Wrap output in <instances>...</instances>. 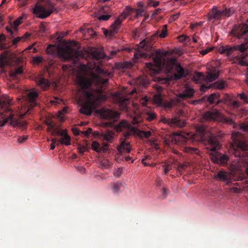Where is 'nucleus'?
<instances>
[{
    "mask_svg": "<svg viewBox=\"0 0 248 248\" xmlns=\"http://www.w3.org/2000/svg\"><path fill=\"white\" fill-rule=\"evenodd\" d=\"M95 71L98 75L92 73L90 78L81 77L78 82L85 99L79 111L87 115H91L93 109L106 99L102 87L108 83V78L104 77H109L110 73L99 66L96 67Z\"/></svg>",
    "mask_w": 248,
    "mask_h": 248,
    "instance_id": "1",
    "label": "nucleus"
},
{
    "mask_svg": "<svg viewBox=\"0 0 248 248\" xmlns=\"http://www.w3.org/2000/svg\"><path fill=\"white\" fill-rule=\"evenodd\" d=\"M232 146V152L236 158L230 164L229 168L234 172L245 171V174L239 172L234 176L235 181H242L248 177V141L236 138Z\"/></svg>",
    "mask_w": 248,
    "mask_h": 248,
    "instance_id": "2",
    "label": "nucleus"
},
{
    "mask_svg": "<svg viewBox=\"0 0 248 248\" xmlns=\"http://www.w3.org/2000/svg\"><path fill=\"white\" fill-rule=\"evenodd\" d=\"M231 33L238 39L244 38L245 41L240 45L221 46L218 48V52L227 56L231 55L234 51L243 52L248 49V19L246 23L235 25Z\"/></svg>",
    "mask_w": 248,
    "mask_h": 248,
    "instance_id": "3",
    "label": "nucleus"
},
{
    "mask_svg": "<svg viewBox=\"0 0 248 248\" xmlns=\"http://www.w3.org/2000/svg\"><path fill=\"white\" fill-rule=\"evenodd\" d=\"M208 147L207 149L212 152L211 153V159L213 161L221 166L227 164L229 157L226 155L217 152L220 147L218 138L213 134H210L207 140Z\"/></svg>",
    "mask_w": 248,
    "mask_h": 248,
    "instance_id": "4",
    "label": "nucleus"
},
{
    "mask_svg": "<svg viewBox=\"0 0 248 248\" xmlns=\"http://www.w3.org/2000/svg\"><path fill=\"white\" fill-rule=\"evenodd\" d=\"M115 128L118 132H121L125 130V133L124 134L125 137H129L132 134H135L140 138H142L144 137L145 138H148L152 135L151 131L140 130L139 129L131 125L126 120L121 121L115 126Z\"/></svg>",
    "mask_w": 248,
    "mask_h": 248,
    "instance_id": "5",
    "label": "nucleus"
},
{
    "mask_svg": "<svg viewBox=\"0 0 248 248\" xmlns=\"http://www.w3.org/2000/svg\"><path fill=\"white\" fill-rule=\"evenodd\" d=\"M167 51H162L160 49H156L152 53L154 63L148 62L146 63L147 67L155 73L161 70L165 65V57L168 55Z\"/></svg>",
    "mask_w": 248,
    "mask_h": 248,
    "instance_id": "6",
    "label": "nucleus"
},
{
    "mask_svg": "<svg viewBox=\"0 0 248 248\" xmlns=\"http://www.w3.org/2000/svg\"><path fill=\"white\" fill-rule=\"evenodd\" d=\"M55 10V4L48 0L45 6L36 5L33 9V13L37 17L44 19L49 16Z\"/></svg>",
    "mask_w": 248,
    "mask_h": 248,
    "instance_id": "7",
    "label": "nucleus"
},
{
    "mask_svg": "<svg viewBox=\"0 0 248 248\" xmlns=\"http://www.w3.org/2000/svg\"><path fill=\"white\" fill-rule=\"evenodd\" d=\"M61 56L64 60L77 61L79 57L84 58L82 52L67 46L60 51Z\"/></svg>",
    "mask_w": 248,
    "mask_h": 248,
    "instance_id": "8",
    "label": "nucleus"
},
{
    "mask_svg": "<svg viewBox=\"0 0 248 248\" xmlns=\"http://www.w3.org/2000/svg\"><path fill=\"white\" fill-rule=\"evenodd\" d=\"M4 112H9V114L2 120L0 121V126L2 127L7 124L13 125V126L18 125V121L16 118H14V114L9 107L6 106L4 108Z\"/></svg>",
    "mask_w": 248,
    "mask_h": 248,
    "instance_id": "9",
    "label": "nucleus"
},
{
    "mask_svg": "<svg viewBox=\"0 0 248 248\" xmlns=\"http://www.w3.org/2000/svg\"><path fill=\"white\" fill-rule=\"evenodd\" d=\"M170 61L172 64L175 65L173 75L174 79H180L186 77L188 75L187 71L185 70L179 63H176V60L175 58L170 59Z\"/></svg>",
    "mask_w": 248,
    "mask_h": 248,
    "instance_id": "10",
    "label": "nucleus"
},
{
    "mask_svg": "<svg viewBox=\"0 0 248 248\" xmlns=\"http://www.w3.org/2000/svg\"><path fill=\"white\" fill-rule=\"evenodd\" d=\"M129 16V13L126 12H123L121 15L115 20L113 24L111 25V30L110 34L111 35L116 33L117 31L121 27L122 21L124 20Z\"/></svg>",
    "mask_w": 248,
    "mask_h": 248,
    "instance_id": "11",
    "label": "nucleus"
},
{
    "mask_svg": "<svg viewBox=\"0 0 248 248\" xmlns=\"http://www.w3.org/2000/svg\"><path fill=\"white\" fill-rule=\"evenodd\" d=\"M161 121L164 124H169L171 127L182 128L186 125L185 121L180 120L178 117H174L172 118H163Z\"/></svg>",
    "mask_w": 248,
    "mask_h": 248,
    "instance_id": "12",
    "label": "nucleus"
},
{
    "mask_svg": "<svg viewBox=\"0 0 248 248\" xmlns=\"http://www.w3.org/2000/svg\"><path fill=\"white\" fill-rule=\"evenodd\" d=\"M235 175V174L232 178V175L230 172L224 170H220L218 171L217 174L215 175V178L217 181L224 182L228 185L230 183L232 182V179H233L235 180L234 179V176Z\"/></svg>",
    "mask_w": 248,
    "mask_h": 248,
    "instance_id": "13",
    "label": "nucleus"
},
{
    "mask_svg": "<svg viewBox=\"0 0 248 248\" xmlns=\"http://www.w3.org/2000/svg\"><path fill=\"white\" fill-rule=\"evenodd\" d=\"M123 133L124 138H121L120 140V144L118 146L117 150L119 153H129L131 150V147L129 141L126 140L128 137H125Z\"/></svg>",
    "mask_w": 248,
    "mask_h": 248,
    "instance_id": "14",
    "label": "nucleus"
},
{
    "mask_svg": "<svg viewBox=\"0 0 248 248\" xmlns=\"http://www.w3.org/2000/svg\"><path fill=\"white\" fill-rule=\"evenodd\" d=\"M227 85L226 82L224 80H218L214 83L208 85L202 84L201 87V90L202 92H205L207 89L209 88H215L217 89L222 90L225 88V85Z\"/></svg>",
    "mask_w": 248,
    "mask_h": 248,
    "instance_id": "15",
    "label": "nucleus"
},
{
    "mask_svg": "<svg viewBox=\"0 0 248 248\" xmlns=\"http://www.w3.org/2000/svg\"><path fill=\"white\" fill-rule=\"evenodd\" d=\"M38 96V93L37 91L31 90L27 93V98L30 103L28 107L27 112L30 109L34 107L37 105L36 100Z\"/></svg>",
    "mask_w": 248,
    "mask_h": 248,
    "instance_id": "16",
    "label": "nucleus"
},
{
    "mask_svg": "<svg viewBox=\"0 0 248 248\" xmlns=\"http://www.w3.org/2000/svg\"><path fill=\"white\" fill-rule=\"evenodd\" d=\"M194 93L195 91L193 89L189 87H186L182 93H179L178 95L176 96L177 97L176 99L179 101L180 104L183 100L193 97L194 94Z\"/></svg>",
    "mask_w": 248,
    "mask_h": 248,
    "instance_id": "17",
    "label": "nucleus"
},
{
    "mask_svg": "<svg viewBox=\"0 0 248 248\" xmlns=\"http://www.w3.org/2000/svg\"><path fill=\"white\" fill-rule=\"evenodd\" d=\"M218 96L217 93H212L209 96L205 95L201 99L191 101V104L196 105L208 102L210 104H213L214 103V99L218 98Z\"/></svg>",
    "mask_w": 248,
    "mask_h": 248,
    "instance_id": "18",
    "label": "nucleus"
},
{
    "mask_svg": "<svg viewBox=\"0 0 248 248\" xmlns=\"http://www.w3.org/2000/svg\"><path fill=\"white\" fill-rule=\"evenodd\" d=\"M34 80L37 86L43 90H47L50 86V83L48 80L43 78V76L41 75L35 77Z\"/></svg>",
    "mask_w": 248,
    "mask_h": 248,
    "instance_id": "19",
    "label": "nucleus"
},
{
    "mask_svg": "<svg viewBox=\"0 0 248 248\" xmlns=\"http://www.w3.org/2000/svg\"><path fill=\"white\" fill-rule=\"evenodd\" d=\"M102 116L106 119L116 121L119 118L120 114L117 111L110 109L104 110L101 114Z\"/></svg>",
    "mask_w": 248,
    "mask_h": 248,
    "instance_id": "20",
    "label": "nucleus"
},
{
    "mask_svg": "<svg viewBox=\"0 0 248 248\" xmlns=\"http://www.w3.org/2000/svg\"><path fill=\"white\" fill-rule=\"evenodd\" d=\"M220 117V113L217 110L207 111L203 115L204 119L208 121H216Z\"/></svg>",
    "mask_w": 248,
    "mask_h": 248,
    "instance_id": "21",
    "label": "nucleus"
},
{
    "mask_svg": "<svg viewBox=\"0 0 248 248\" xmlns=\"http://www.w3.org/2000/svg\"><path fill=\"white\" fill-rule=\"evenodd\" d=\"M221 9L218 10L216 8H213L211 12L209 13V19L219 20L223 17Z\"/></svg>",
    "mask_w": 248,
    "mask_h": 248,
    "instance_id": "22",
    "label": "nucleus"
},
{
    "mask_svg": "<svg viewBox=\"0 0 248 248\" xmlns=\"http://www.w3.org/2000/svg\"><path fill=\"white\" fill-rule=\"evenodd\" d=\"M176 99V96H175L173 98L171 99L170 101L169 102H163V104L161 106H162L165 108H170L173 106L178 105L180 103Z\"/></svg>",
    "mask_w": 248,
    "mask_h": 248,
    "instance_id": "23",
    "label": "nucleus"
},
{
    "mask_svg": "<svg viewBox=\"0 0 248 248\" xmlns=\"http://www.w3.org/2000/svg\"><path fill=\"white\" fill-rule=\"evenodd\" d=\"M59 143H60V144H64L66 146L71 144V138L68 135L67 131L62 136V138L59 139Z\"/></svg>",
    "mask_w": 248,
    "mask_h": 248,
    "instance_id": "24",
    "label": "nucleus"
},
{
    "mask_svg": "<svg viewBox=\"0 0 248 248\" xmlns=\"http://www.w3.org/2000/svg\"><path fill=\"white\" fill-rule=\"evenodd\" d=\"M102 137L104 140L108 142H112L114 138V133L107 131L102 133Z\"/></svg>",
    "mask_w": 248,
    "mask_h": 248,
    "instance_id": "25",
    "label": "nucleus"
},
{
    "mask_svg": "<svg viewBox=\"0 0 248 248\" xmlns=\"http://www.w3.org/2000/svg\"><path fill=\"white\" fill-rule=\"evenodd\" d=\"M23 72V66H19L16 67L14 70H10L9 72L10 77L15 78L19 75H21Z\"/></svg>",
    "mask_w": 248,
    "mask_h": 248,
    "instance_id": "26",
    "label": "nucleus"
},
{
    "mask_svg": "<svg viewBox=\"0 0 248 248\" xmlns=\"http://www.w3.org/2000/svg\"><path fill=\"white\" fill-rule=\"evenodd\" d=\"M218 78V74L216 72H207L205 75V82H212Z\"/></svg>",
    "mask_w": 248,
    "mask_h": 248,
    "instance_id": "27",
    "label": "nucleus"
},
{
    "mask_svg": "<svg viewBox=\"0 0 248 248\" xmlns=\"http://www.w3.org/2000/svg\"><path fill=\"white\" fill-rule=\"evenodd\" d=\"M193 79L197 82H205V75L202 73L197 72L193 76Z\"/></svg>",
    "mask_w": 248,
    "mask_h": 248,
    "instance_id": "28",
    "label": "nucleus"
},
{
    "mask_svg": "<svg viewBox=\"0 0 248 248\" xmlns=\"http://www.w3.org/2000/svg\"><path fill=\"white\" fill-rule=\"evenodd\" d=\"M238 62L241 65L248 66V54H242L238 58Z\"/></svg>",
    "mask_w": 248,
    "mask_h": 248,
    "instance_id": "29",
    "label": "nucleus"
},
{
    "mask_svg": "<svg viewBox=\"0 0 248 248\" xmlns=\"http://www.w3.org/2000/svg\"><path fill=\"white\" fill-rule=\"evenodd\" d=\"M223 16L229 17L234 13V10L232 8H227L225 6L221 9Z\"/></svg>",
    "mask_w": 248,
    "mask_h": 248,
    "instance_id": "30",
    "label": "nucleus"
},
{
    "mask_svg": "<svg viewBox=\"0 0 248 248\" xmlns=\"http://www.w3.org/2000/svg\"><path fill=\"white\" fill-rule=\"evenodd\" d=\"M197 132L200 135L201 139H205V135L207 132V128L204 125H201L197 128Z\"/></svg>",
    "mask_w": 248,
    "mask_h": 248,
    "instance_id": "31",
    "label": "nucleus"
},
{
    "mask_svg": "<svg viewBox=\"0 0 248 248\" xmlns=\"http://www.w3.org/2000/svg\"><path fill=\"white\" fill-rule=\"evenodd\" d=\"M8 63V57L6 53L0 56V67L2 68Z\"/></svg>",
    "mask_w": 248,
    "mask_h": 248,
    "instance_id": "32",
    "label": "nucleus"
},
{
    "mask_svg": "<svg viewBox=\"0 0 248 248\" xmlns=\"http://www.w3.org/2000/svg\"><path fill=\"white\" fill-rule=\"evenodd\" d=\"M92 56L96 60H100L104 57V54L97 50H94L92 51Z\"/></svg>",
    "mask_w": 248,
    "mask_h": 248,
    "instance_id": "33",
    "label": "nucleus"
},
{
    "mask_svg": "<svg viewBox=\"0 0 248 248\" xmlns=\"http://www.w3.org/2000/svg\"><path fill=\"white\" fill-rule=\"evenodd\" d=\"M91 147L93 151L97 153H100L102 150L100 144L96 141H93Z\"/></svg>",
    "mask_w": 248,
    "mask_h": 248,
    "instance_id": "34",
    "label": "nucleus"
},
{
    "mask_svg": "<svg viewBox=\"0 0 248 248\" xmlns=\"http://www.w3.org/2000/svg\"><path fill=\"white\" fill-rule=\"evenodd\" d=\"M217 94H218L219 95L218 96V97L217 98H216L214 99V103H216V104H218L219 103H221V102H224L225 103H226V102L230 100V96L229 95V94H226L225 95H224V99L223 100H222V99H219V94L218 93H217Z\"/></svg>",
    "mask_w": 248,
    "mask_h": 248,
    "instance_id": "35",
    "label": "nucleus"
},
{
    "mask_svg": "<svg viewBox=\"0 0 248 248\" xmlns=\"http://www.w3.org/2000/svg\"><path fill=\"white\" fill-rule=\"evenodd\" d=\"M112 185V190L114 193H118L120 188L122 186V183L120 182H117L111 184Z\"/></svg>",
    "mask_w": 248,
    "mask_h": 248,
    "instance_id": "36",
    "label": "nucleus"
},
{
    "mask_svg": "<svg viewBox=\"0 0 248 248\" xmlns=\"http://www.w3.org/2000/svg\"><path fill=\"white\" fill-rule=\"evenodd\" d=\"M154 101L155 104L161 106L163 104L162 97L160 94H155L153 97Z\"/></svg>",
    "mask_w": 248,
    "mask_h": 248,
    "instance_id": "37",
    "label": "nucleus"
},
{
    "mask_svg": "<svg viewBox=\"0 0 248 248\" xmlns=\"http://www.w3.org/2000/svg\"><path fill=\"white\" fill-rule=\"evenodd\" d=\"M145 115L146 120L148 121H152L156 118L155 114L152 111L147 112Z\"/></svg>",
    "mask_w": 248,
    "mask_h": 248,
    "instance_id": "38",
    "label": "nucleus"
},
{
    "mask_svg": "<svg viewBox=\"0 0 248 248\" xmlns=\"http://www.w3.org/2000/svg\"><path fill=\"white\" fill-rule=\"evenodd\" d=\"M184 151L187 153L197 154V149L194 147H186L184 149Z\"/></svg>",
    "mask_w": 248,
    "mask_h": 248,
    "instance_id": "39",
    "label": "nucleus"
},
{
    "mask_svg": "<svg viewBox=\"0 0 248 248\" xmlns=\"http://www.w3.org/2000/svg\"><path fill=\"white\" fill-rule=\"evenodd\" d=\"M66 131V130H59V129H57L56 128H55V129L54 130H53V132H52V135L53 136H56V135H58V136H62L64 134V133Z\"/></svg>",
    "mask_w": 248,
    "mask_h": 248,
    "instance_id": "40",
    "label": "nucleus"
},
{
    "mask_svg": "<svg viewBox=\"0 0 248 248\" xmlns=\"http://www.w3.org/2000/svg\"><path fill=\"white\" fill-rule=\"evenodd\" d=\"M167 25H165L163 26V27L161 30V32L159 34V37L160 38H165L167 35Z\"/></svg>",
    "mask_w": 248,
    "mask_h": 248,
    "instance_id": "41",
    "label": "nucleus"
},
{
    "mask_svg": "<svg viewBox=\"0 0 248 248\" xmlns=\"http://www.w3.org/2000/svg\"><path fill=\"white\" fill-rule=\"evenodd\" d=\"M43 58L40 56H35L32 58V62L33 64H39L42 62Z\"/></svg>",
    "mask_w": 248,
    "mask_h": 248,
    "instance_id": "42",
    "label": "nucleus"
},
{
    "mask_svg": "<svg viewBox=\"0 0 248 248\" xmlns=\"http://www.w3.org/2000/svg\"><path fill=\"white\" fill-rule=\"evenodd\" d=\"M55 46L52 45H49L46 48V52L48 54H53L54 53Z\"/></svg>",
    "mask_w": 248,
    "mask_h": 248,
    "instance_id": "43",
    "label": "nucleus"
},
{
    "mask_svg": "<svg viewBox=\"0 0 248 248\" xmlns=\"http://www.w3.org/2000/svg\"><path fill=\"white\" fill-rule=\"evenodd\" d=\"M145 57L146 54L143 52H141L140 51H138L134 53V58L137 59H138L140 57Z\"/></svg>",
    "mask_w": 248,
    "mask_h": 248,
    "instance_id": "44",
    "label": "nucleus"
},
{
    "mask_svg": "<svg viewBox=\"0 0 248 248\" xmlns=\"http://www.w3.org/2000/svg\"><path fill=\"white\" fill-rule=\"evenodd\" d=\"M238 96L241 100L248 103V95H246L244 93H241L238 94Z\"/></svg>",
    "mask_w": 248,
    "mask_h": 248,
    "instance_id": "45",
    "label": "nucleus"
},
{
    "mask_svg": "<svg viewBox=\"0 0 248 248\" xmlns=\"http://www.w3.org/2000/svg\"><path fill=\"white\" fill-rule=\"evenodd\" d=\"M240 129L244 131L248 132V122L243 123L240 125Z\"/></svg>",
    "mask_w": 248,
    "mask_h": 248,
    "instance_id": "46",
    "label": "nucleus"
},
{
    "mask_svg": "<svg viewBox=\"0 0 248 248\" xmlns=\"http://www.w3.org/2000/svg\"><path fill=\"white\" fill-rule=\"evenodd\" d=\"M111 17L109 15H102L98 17L99 20L107 21Z\"/></svg>",
    "mask_w": 248,
    "mask_h": 248,
    "instance_id": "47",
    "label": "nucleus"
},
{
    "mask_svg": "<svg viewBox=\"0 0 248 248\" xmlns=\"http://www.w3.org/2000/svg\"><path fill=\"white\" fill-rule=\"evenodd\" d=\"M164 172L165 174H167L169 171L172 169V167L169 164L163 165Z\"/></svg>",
    "mask_w": 248,
    "mask_h": 248,
    "instance_id": "48",
    "label": "nucleus"
},
{
    "mask_svg": "<svg viewBox=\"0 0 248 248\" xmlns=\"http://www.w3.org/2000/svg\"><path fill=\"white\" fill-rule=\"evenodd\" d=\"M29 136H25L23 137H19L17 139V141L19 143H22L25 141H26L28 139Z\"/></svg>",
    "mask_w": 248,
    "mask_h": 248,
    "instance_id": "49",
    "label": "nucleus"
},
{
    "mask_svg": "<svg viewBox=\"0 0 248 248\" xmlns=\"http://www.w3.org/2000/svg\"><path fill=\"white\" fill-rule=\"evenodd\" d=\"M78 153L80 154H83V153L87 150V148L85 146H79L78 147Z\"/></svg>",
    "mask_w": 248,
    "mask_h": 248,
    "instance_id": "50",
    "label": "nucleus"
},
{
    "mask_svg": "<svg viewBox=\"0 0 248 248\" xmlns=\"http://www.w3.org/2000/svg\"><path fill=\"white\" fill-rule=\"evenodd\" d=\"M212 50V48L211 47H208L207 48L205 49H202L200 51V54L202 55H204L206 54H207L208 52L211 51Z\"/></svg>",
    "mask_w": 248,
    "mask_h": 248,
    "instance_id": "51",
    "label": "nucleus"
},
{
    "mask_svg": "<svg viewBox=\"0 0 248 248\" xmlns=\"http://www.w3.org/2000/svg\"><path fill=\"white\" fill-rule=\"evenodd\" d=\"M159 4V2L158 1H155V0H151L149 4L151 6H153L154 7H156V6H157Z\"/></svg>",
    "mask_w": 248,
    "mask_h": 248,
    "instance_id": "52",
    "label": "nucleus"
},
{
    "mask_svg": "<svg viewBox=\"0 0 248 248\" xmlns=\"http://www.w3.org/2000/svg\"><path fill=\"white\" fill-rule=\"evenodd\" d=\"M55 128V124L53 123L51 124V125H48L47 126V131L52 133V132H53V130H54Z\"/></svg>",
    "mask_w": 248,
    "mask_h": 248,
    "instance_id": "53",
    "label": "nucleus"
},
{
    "mask_svg": "<svg viewBox=\"0 0 248 248\" xmlns=\"http://www.w3.org/2000/svg\"><path fill=\"white\" fill-rule=\"evenodd\" d=\"M168 192H169L168 189L166 188L165 187L162 188V194L163 199H165L167 197V195L168 194Z\"/></svg>",
    "mask_w": 248,
    "mask_h": 248,
    "instance_id": "54",
    "label": "nucleus"
},
{
    "mask_svg": "<svg viewBox=\"0 0 248 248\" xmlns=\"http://www.w3.org/2000/svg\"><path fill=\"white\" fill-rule=\"evenodd\" d=\"M92 131V129L91 128H88L87 130L82 132V133L85 136L88 137L90 135V134L91 133Z\"/></svg>",
    "mask_w": 248,
    "mask_h": 248,
    "instance_id": "55",
    "label": "nucleus"
},
{
    "mask_svg": "<svg viewBox=\"0 0 248 248\" xmlns=\"http://www.w3.org/2000/svg\"><path fill=\"white\" fill-rule=\"evenodd\" d=\"M186 165L185 164H179L178 166V168H177V170L179 171V172H181L182 171H183L184 170H185L186 169Z\"/></svg>",
    "mask_w": 248,
    "mask_h": 248,
    "instance_id": "56",
    "label": "nucleus"
},
{
    "mask_svg": "<svg viewBox=\"0 0 248 248\" xmlns=\"http://www.w3.org/2000/svg\"><path fill=\"white\" fill-rule=\"evenodd\" d=\"M22 39L21 37H17L14 39L12 41L13 45L16 46V44Z\"/></svg>",
    "mask_w": 248,
    "mask_h": 248,
    "instance_id": "57",
    "label": "nucleus"
},
{
    "mask_svg": "<svg viewBox=\"0 0 248 248\" xmlns=\"http://www.w3.org/2000/svg\"><path fill=\"white\" fill-rule=\"evenodd\" d=\"M108 144L107 143L104 142L102 144V147H101L102 150L103 152H106L108 150Z\"/></svg>",
    "mask_w": 248,
    "mask_h": 248,
    "instance_id": "58",
    "label": "nucleus"
},
{
    "mask_svg": "<svg viewBox=\"0 0 248 248\" xmlns=\"http://www.w3.org/2000/svg\"><path fill=\"white\" fill-rule=\"evenodd\" d=\"M72 130L73 134L75 136H78L79 135V130H78V128H77L76 127H74V128H72Z\"/></svg>",
    "mask_w": 248,
    "mask_h": 248,
    "instance_id": "59",
    "label": "nucleus"
},
{
    "mask_svg": "<svg viewBox=\"0 0 248 248\" xmlns=\"http://www.w3.org/2000/svg\"><path fill=\"white\" fill-rule=\"evenodd\" d=\"M51 143H54V144L59 145L60 143H59V139H58L57 138H53L51 140Z\"/></svg>",
    "mask_w": 248,
    "mask_h": 248,
    "instance_id": "60",
    "label": "nucleus"
},
{
    "mask_svg": "<svg viewBox=\"0 0 248 248\" xmlns=\"http://www.w3.org/2000/svg\"><path fill=\"white\" fill-rule=\"evenodd\" d=\"M28 0H21L19 2V5L21 7L26 5L27 3Z\"/></svg>",
    "mask_w": 248,
    "mask_h": 248,
    "instance_id": "61",
    "label": "nucleus"
},
{
    "mask_svg": "<svg viewBox=\"0 0 248 248\" xmlns=\"http://www.w3.org/2000/svg\"><path fill=\"white\" fill-rule=\"evenodd\" d=\"M232 105L234 108H238L240 105V103L238 101H234L232 103Z\"/></svg>",
    "mask_w": 248,
    "mask_h": 248,
    "instance_id": "62",
    "label": "nucleus"
},
{
    "mask_svg": "<svg viewBox=\"0 0 248 248\" xmlns=\"http://www.w3.org/2000/svg\"><path fill=\"white\" fill-rule=\"evenodd\" d=\"M121 173V170L120 169H119L117 171L115 172L114 173V175L116 177H119L120 176Z\"/></svg>",
    "mask_w": 248,
    "mask_h": 248,
    "instance_id": "63",
    "label": "nucleus"
},
{
    "mask_svg": "<svg viewBox=\"0 0 248 248\" xmlns=\"http://www.w3.org/2000/svg\"><path fill=\"white\" fill-rule=\"evenodd\" d=\"M45 123L48 126V125H51V124L53 123V122L49 119H46L45 121Z\"/></svg>",
    "mask_w": 248,
    "mask_h": 248,
    "instance_id": "64",
    "label": "nucleus"
}]
</instances>
